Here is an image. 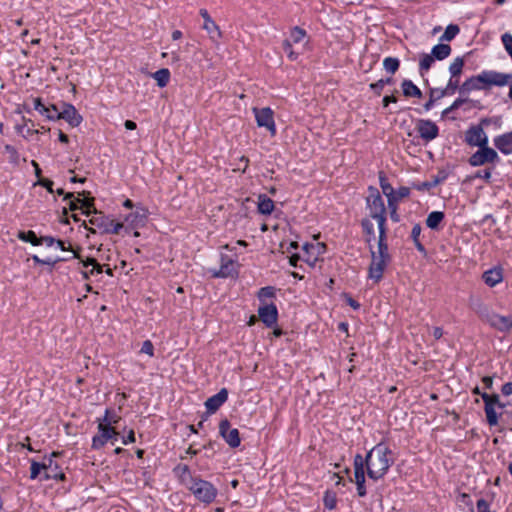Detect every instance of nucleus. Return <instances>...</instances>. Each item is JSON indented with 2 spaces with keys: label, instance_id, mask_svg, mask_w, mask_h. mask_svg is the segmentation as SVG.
<instances>
[{
  "label": "nucleus",
  "instance_id": "obj_25",
  "mask_svg": "<svg viewBox=\"0 0 512 512\" xmlns=\"http://www.w3.org/2000/svg\"><path fill=\"white\" fill-rule=\"evenodd\" d=\"M274 210V202L266 194L258 196V212L263 215H270Z\"/></svg>",
  "mask_w": 512,
  "mask_h": 512
},
{
  "label": "nucleus",
  "instance_id": "obj_58",
  "mask_svg": "<svg viewBox=\"0 0 512 512\" xmlns=\"http://www.w3.org/2000/svg\"><path fill=\"white\" fill-rule=\"evenodd\" d=\"M433 187H435V186L432 181L431 182L425 181V182L414 185V188L417 189L418 191L430 190Z\"/></svg>",
  "mask_w": 512,
  "mask_h": 512
},
{
  "label": "nucleus",
  "instance_id": "obj_63",
  "mask_svg": "<svg viewBox=\"0 0 512 512\" xmlns=\"http://www.w3.org/2000/svg\"><path fill=\"white\" fill-rule=\"evenodd\" d=\"M501 392L503 395L505 396H509L512 394V382H507L505 383L502 388H501Z\"/></svg>",
  "mask_w": 512,
  "mask_h": 512
},
{
  "label": "nucleus",
  "instance_id": "obj_54",
  "mask_svg": "<svg viewBox=\"0 0 512 512\" xmlns=\"http://www.w3.org/2000/svg\"><path fill=\"white\" fill-rule=\"evenodd\" d=\"M141 353H145L152 357L154 355V346L153 343L150 340H146L143 342L141 347Z\"/></svg>",
  "mask_w": 512,
  "mask_h": 512
},
{
  "label": "nucleus",
  "instance_id": "obj_42",
  "mask_svg": "<svg viewBox=\"0 0 512 512\" xmlns=\"http://www.w3.org/2000/svg\"><path fill=\"white\" fill-rule=\"evenodd\" d=\"M323 503L327 509H329V510L335 509L336 505H337L336 493L329 491V490L326 491L324 494V497H323Z\"/></svg>",
  "mask_w": 512,
  "mask_h": 512
},
{
  "label": "nucleus",
  "instance_id": "obj_57",
  "mask_svg": "<svg viewBox=\"0 0 512 512\" xmlns=\"http://www.w3.org/2000/svg\"><path fill=\"white\" fill-rule=\"evenodd\" d=\"M448 174L445 170H440L437 175L435 176L434 180L432 181L434 186L442 183L443 181L446 180Z\"/></svg>",
  "mask_w": 512,
  "mask_h": 512
},
{
  "label": "nucleus",
  "instance_id": "obj_8",
  "mask_svg": "<svg viewBox=\"0 0 512 512\" xmlns=\"http://www.w3.org/2000/svg\"><path fill=\"white\" fill-rule=\"evenodd\" d=\"M499 161V156L497 152L486 146L479 147V150H477L475 153H473L468 162L473 167H478L485 165L487 163H496Z\"/></svg>",
  "mask_w": 512,
  "mask_h": 512
},
{
  "label": "nucleus",
  "instance_id": "obj_35",
  "mask_svg": "<svg viewBox=\"0 0 512 512\" xmlns=\"http://www.w3.org/2000/svg\"><path fill=\"white\" fill-rule=\"evenodd\" d=\"M121 420V417L113 410L106 409L103 418L97 419V422H103L109 426L117 424Z\"/></svg>",
  "mask_w": 512,
  "mask_h": 512
},
{
  "label": "nucleus",
  "instance_id": "obj_1",
  "mask_svg": "<svg viewBox=\"0 0 512 512\" xmlns=\"http://www.w3.org/2000/svg\"><path fill=\"white\" fill-rule=\"evenodd\" d=\"M393 463L392 450L385 443H378L366 454L368 477L375 481L383 478Z\"/></svg>",
  "mask_w": 512,
  "mask_h": 512
},
{
  "label": "nucleus",
  "instance_id": "obj_6",
  "mask_svg": "<svg viewBox=\"0 0 512 512\" xmlns=\"http://www.w3.org/2000/svg\"><path fill=\"white\" fill-rule=\"evenodd\" d=\"M119 433L113 426L99 422L98 433L92 439V448L101 449L109 440H112V444L117 440Z\"/></svg>",
  "mask_w": 512,
  "mask_h": 512
},
{
  "label": "nucleus",
  "instance_id": "obj_2",
  "mask_svg": "<svg viewBox=\"0 0 512 512\" xmlns=\"http://www.w3.org/2000/svg\"><path fill=\"white\" fill-rule=\"evenodd\" d=\"M369 250L371 263L368 268V277L377 283L383 278V273L391 261V255L388 249L374 250L372 245H370Z\"/></svg>",
  "mask_w": 512,
  "mask_h": 512
},
{
  "label": "nucleus",
  "instance_id": "obj_52",
  "mask_svg": "<svg viewBox=\"0 0 512 512\" xmlns=\"http://www.w3.org/2000/svg\"><path fill=\"white\" fill-rule=\"evenodd\" d=\"M366 467V457L363 458L360 454H357L355 457H354V471H357L359 469V471H365V468Z\"/></svg>",
  "mask_w": 512,
  "mask_h": 512
},
{
  "label": "nucleus",
  "instance_id": "obj_27",
  "mask_svg": "<svg viewBox=\"0 0 512 512\" xmlns=\"http://www.w3.org/2000/svg\"><path fill=\"white\" fill-rule=\"evenodd\" d=\"M401 88L403 95L406 97L422 98L423 96L421 90L411 80H403Z\"/></svg>",
  "mask_w": 512,
  "mask_h": 512
},
{
  "label": "nucleus",
  "instance_id": "obj_20",
  "mask_svg": "<svg viewBox=\"0 0 512 512\" xmlns=\"http://www.w3.org/2000/svg\"><path fill=\"white\" fill-rule=\"evenodd\" d=\"M485 85V78L483 72L477 76L468 78L459 88L460 94L469 93L472 90L482 89Z\"/></svg>",
  "mask_w": 512,
  "mask_h": 512
},
{
  "label": "nucleus",
  "instance_id": "obj_19",
  "mask_svg": "<svg viewBox=\"0 0 512 512\" xmlns=\"http://www.w3.org/2000/svg\"><path fill=\"white\" fill-rule=\"evenodd\" d=\"M485 85L504 86L512 82V74H504L495 71H484Z\"/></svg>",
  "mask_w": 512,
  "mask_h": 512
},
{
  "label": "nucleus",
  "instance_id": "obj_16",
  "mask_svg": "<svg viewBox=\"0 0 512 512\" xmlns=\"http://www.w3.org/2000/svg\"><path fill=\"white\" fill-rule=\"evenodd\" d=\"M199 13L204 20L203 29L206 30L213 42H217L222 37L219 26L211 18L206 9H200Z\"/></svg>",
  "mask_w": 512,
  "mask_h": 512
},
{
  "label": "nucleus",
  "instance_id": "obj_11",
  "mask_svg": "<svg viewBox=\"0 0 512 512\" xmlns=\"http://www.w3.org/2000/svg\"><path fill=\"white\" fill-rule=\"evenodd\" d=\"M416 130L425 142L432 141L439 135L438 126L431 120L419 119L416 123Z\"/></svg>",
  "mask_w": 512,
  "mask_h": 512
},
{
  "label": "nucleus",
  "instance_id": "obj_29",
  "mask_svg": "<svg viewBox=\"0 0 512 512\" xmlns=\"http://www.w3.org/2000/svg\"><path fill=\"white\" fill-rule=\"evenodd\" d=\"M386 220L387 219L376 221L379 230L377 249H388Z\"/></svg>",
  "mask_w": 512,
  "mask_h": 512
},
{
  "label": "nucleus",
  "instance_id": "obj_33",
  "mask_svg": "<svg viewBox=\"0 0 512 512\" xmlns=\"http://www.w3.org/2000/svg\"><path fill=\"white\" fill-rule=\"evenodd\" d=\"M18 239L29 242L33 246L41 245V241H39V237H37L36 233L32 230L29 231H19L17 234Z\"/></svg>",
  "mask_w": 512,
  "mask_h": 512
},
{
  "label": "nucleus",
  "instance_id": "obj_9",
  "mask_svg": "<svg viewBox=\"0 0 512 512\" xmlns=\"http://www.w3.org/2000/svg\"><path fill=\"white\" fill-rule=\"evenodd\" d=\"M256 123L259 127L266 128L271 136L276 135V125L274 121V112L269 107L253 108Z\"/></svg>",
  "mask_w": 512,
  "mask_h": 512
},
{
  "label": "nucleus",
  "instance_id": "obj_7",
  "mask_svg": "<svg viewBox=\"0 0 512 512\" xmlns=\"http://www.w3.org/2000/svg\"><path fill=\"white\" fill-rule=\"evenodd\" d=\"M49 120L63 119L72 127H77L81 124L83 118L77 111V109L69 103H62V110L57 112L56 115L47 114Z\"/></svg>",
  "mask_w": 512,
  "mask_h": 512
},
{
  "label": "nucleus",
  "instance_id": "obj_60",
  "mask_svg": "<svg viewBox=\"0 0 512 512\" xmlns=\"http://www.w3.org/2000/svg\"><path fill=\"white\" fill-rule=\"evenodd\" d=\"M39 241H41V245L45 244L50 247L55 244L56 239L52 236H42V237H39Z\"/></svg>",
  "mask_w": 512,
  "mask_h": 512
},
{
  "label": "nucleus",
  "instance_id": "obj_55",
  "mask_svg": "<svg viewBox=\"0 0 512 512\" xmlns=\"http://www.w3.org/2000/svg\"><path fill=\"white\" fill-rule=\"evenodd\" d=\"M474 177L475 178H482L486 182H490L491 177H492V169L491 168H487V169H485L483 171H477Z\"/></svg>",
  "mask_w": 512,
  "mask_h": 512
},
{
  "label": "nucleus",
  "instance_id": "obj_32",
  "mask_svg": "<svg viewBox=\"0 0 512 512\" xmlns=\"http://www.w3.org/2000/svg\"><path fill=\"white\" fill-rule=\"evenodd\" d=\"M152 77L157 81L160 88L165 87L170 79V71L167 68H161L152 74Z\"/></svg>",
  "mask_w": 512,
  "mask_h": 512
},
{
  "label": "nucleus",
  "instance_id": "obj_30",
  "mask_svg": "<svg viewBox=\"0 0 512 512\" xmlns=\"http://www.w3.org/2000/svg\"><path fill=\"white\" fill-rule=\"evenodd\" d=\"M444 217L445 215L441 211L431 212L426 219L427 227L432 230H438L439 225L443 221Z\"/></svg>",
  "mask_w": 512,
  "mask_h": 512
},
{
  "label": "nucleus",
  "instance_id": "obj_26",
  "mask_svg": "<svg viewBox=\"0 0 512 512\" xmlns=\"http://www.w3.org/2000/svg\"><path fill=\"white\" fill-rule=\"evenodd\" d=\"M90 194V192L88 191H82V192H79L78 193V196H83L84 199H80V204H81V209L82 210V213L89 216L91 214H94V209L95 206H94V197H87L88 195Z\"/></svg>",
  "mask_w": 512,
  "mask_h": 512
},
{
  "label": "nucleus",
  "instance_id": "obj_23",
  "mask_svg": "<svg viewBox=\"0 0 512 512\" xmlns=\"http://www.w3.org/2000/svg\"><path fill=\"white\" fill-rule=\"evenodd\" d=\"M147 220V213L146 210L140 209L136 210L133 213H130L125 221L127 222V226L131 228L141 227L145 225V222Z\"/></svg>",
  "mask_w": 512,
  "mask_h": 512
},
{
  "label": "nucleus",
  "instance_id": "obj_28",
  "mask_svg": "<svg viewBox=\"0 0 512 512\" xmlns=\"http://www.w3.org/2000/svg\"><path fill=\"white\" fill-rule=\"evenodd\" d=\"M451 54V47L448 44L439 43L432 48L431 55L434 59L444 60Z\"/></svg>",
  "mask_w": 512,
  "mask_h": 512
},
{
  "label": "nucleus",
  "instance_id": "obj_50",
  "mask_svg": "<svg viewBox=\"0 0 512 512\" xmlns=\"http://www.w3.org/2000/svg\"><path fill=\"white\" fill-rule=\"evenodd\" d=\"M410 194V189L408 187H400L397 191L393 190V197L397 202L401 199L408 197Z\"/></svg>",
  "mask_w": 512,
  "mask_h": 512
},
{
  "label": "nucleus",
  "instance_id": "obj_49",
  "mask_svg": "<svg viewBox=\"0 0 512 512\" xmlns=\"http://www.w3.org/2000/svg\"><path fill=\"white\" fill-rule=\"evenodd\" d=\"M5 151L9 154V160L11 163L17 165L19 163V154L16 148L12 145H5Z\"/></svg>",
  "mask_w": 512,
  "mask_h": 512
},
{
  "label": "nucleus",
  "instance_id": "obj_21",
  "mask_svg": "<svg viewBox=\"0 0 512 512\" xmlns=\"http://www.w3.org/2000/svg\"><path fill=\"white\" fill-rule=\"evenodd\" d=\"M494 146L503 154H512V131L494 138Z\"/></svg>",
  "mask_w": 512,
  "mask_h": 512
},
{
  "label": "nucleus",
  "instance_id": "obj_59",
  "mask_svg": "<svg viewBox=\"0 0 512 512\" xmlns=\"http://www.w3.org/2000/svg\"><path fill=\"white\" fill-rule=\"evenodd\" d=\"M69 260H70V258H56V259L47 258V259H43L42 265H50L51 267H53L58 262H65V261H69Z\"/></svg>",
  "mask_w": 512,
  "mask_h": 512
},
{
  "label": "nucleus",
  "instance_id": "obj_41",
  "mask_svg": "<svg viewBox=\"0 0 512 512\" xmlns=\"http://www.w3.org/2000/svg\"><path fill=\"white\" fill-rule=\"evenodd\" d=\"M435 59L431 54H424L419 62V72L421 75H424L425 72H427L432 64L434 63Z\"/></svg>",
  "mask_w": 512,
  "mask_h": 512
},
{
  "label": "nucleus",
  "instance_id": "obj_24",
  "mask_svg": "<svg viewBox=\"0 0 512 512\" xmlns=\"http://www.w3.org/2000/svg\"><path fill=\"white\" fill-rule=\"evenodd\" d=\"M482 278L488 286L494 287L502 281L503 275L500 268H493L484 272Z\"/></svg>",
  "mask_w": 512,
  "mask_h": 512
},
{
  "label": "nucleus",
  "instance_id": "obj_3",
  "mask_svg": "<svg viewBox=\"0 0 512 512\" xmlns=\"http://www.w3.org/2000/svg\"><path fill=\"white\" fill-rule=\"evenodd\" d=\"M368 192L366 205L369 210V217L376 221L387 219V210L378 189L370 186Z\"/></svg>",
  "mask_w": 512,
  "mask_h": 512
},
{
  "label": "nucleus",
  "instance_id": "obj_43",
  "mask_svg": "<svg viewBox=\"0 0 512 512\" xmlns=\"http://www.w3.org/2000/svg\"><path fill=\"white\" fill-rule=\"evenodd\" d=\"M306 37V31L299 26H295L292 28L290 32V41L291 43L297 44L300 43Z\"/></svg>",
  "mask_w": 512,
  "mask_h": 512
},
{
  "label": "nucleus",
  "instance_id": "obj_15",
  "mask_svg": "<svg viewBox=\"0 0 512 512\" xmlns=\"http://www.w3.org/2000/svg\"><path fill=\"white\" fill-rule=\"evenodd\" d=\"M259 319L268 327H273L278 320V310L275 304H264L258 308Z\"/></svg>",
  "mask_w": 512,
  "mask_h": 512
},
{
  "label": "nucleus",
  "instance_id": "obj_53",
  "mask_svg": "<svg viewBox=\"0 0 512 512\" xmlns=\"http://www.w3.org/2000/svg\"><path fill=\"white\" fill-rule=\"evenodd\" d=\"M437 90L435 88H430L429 90V99L428 101L423 105V108L425 111H429L432 109V107L435 104L434 95L436 94Z\"/></svg>",
  "mask_w": 512,
  "mask_h": 512
},
{
  "label": "nucleus",
  "instance_id": "obj_17",
  "mask_svg": "<svg viewBox=\"0 0 512 512\" xmlns=\"http://www.w3.org/2000/svg\"><path fill=\"white\" fill-rule=\"evenodd\" d=\"M220 261V269L212 273L213 277L226 278L237 275L236 262L233 259L229 258L227 255L221 254Z\"/></svg>",
  "mask_w": 512,
  "mask_h": 512
},
{
  "label": "nucleus",
  "instance_id": "obj_45",
  "mask_svg": "<svg viewBox=\"0 0 512 512\" xmlns=\"http://www.w3.org/2000/svg\"><path fill=\"white\" fill-rule=\"evenodd\" d=\"M392 83H393V79L391 77H389V78H386V79H380V80H378L375 83H371L369 87L377 95H380L381 92H382L383 87L385 85H387V84H392Z\"/></svg>",
  "mask_w": 512,
  "mask_h": 512
},
{
  "label": "nucleus",
  "instance_id": "obj_31",
  "mask_svg": "<svg viewBox=\"0 0 512 512\" xmlns=\"http://www.w3.org/2000/svg\"><path fill=\"white\" fill-rule=\"evenodd\" d=\"M361 227L363 229V233L365 235V241L371 245L372 240L375 239V232L373 223L369 218H363L361 220Z\"/></svg>",
  "mask_w": 512,
  "mask_h": 512
},
{
  "label": "nucleus",
  "instance_id": "obj_46",
  "mask_svg": "<svg viewBox=\"0 0 512 512\" xmlns=\"http://www.w3.org/2000/svg\"><path fill=\"white\" fill-rule=\"evenodd\" d=\"M273 297H275V288L272 286L262 287L258 291V298L260 301H264L265 299Z\"/></svg>",
  "mask_w": 512,
  "mask_h": 512
},
{
  "label": "nucleus",
  "instance_id": "obj_64",
  "mask_svg": "<svg viewBox=\"0 0 512 512\" xmlns=\"http://www.w3.org/2000/svg\"><path fill=\"white\" fill-rule=\"evenodd\" d=\"M468 98H457L451 105L452 109H459L464 103L468 102Z\"/></svg>",
  "mask_w": 512,
  "mask_h": 512
},
{
  "label": "nucleus",
  "instance_id": "obj_18",
  "mask_svg": "<svg viewBox=\"0 0 512 512\" xmlns=\"http://www.w3.org/2000/svg\"><path fill=\"white\" fill-rule=\"evenodd\" d=\"M228 399V391L222 388L217 394L209 397L205 401V407L208 414L215 413Z\"/></svg>",
  "mask_w": 512,
  "mask_h": 512
},
{
  "label": "nucleus",
  "instance_id": "obj_44",
  "mask_svg": "<svg viewBox=\"0 0 512 512\" xmlns=\"http://www.w3.org/2000/svg\"><path fill=\"white\" fill-rule=\"evenodd\" d=\"M122 230H124V232L128 234L130 232V227L129 226H124L123 223L115 222L112 219V226H110L108 228L106 234H120Z\"/></svg>",
  "mask_w": 512,
  "mask_h": 512
},
{
  "label": "nucleus",
  "instance_id": "obj_12",
  "mask_svg": "<svg viewBox=\"0 0 512 512\" xmlns=\"http://www.w3.org/2000/svg\"><path fill=\"white\" fill-rule=\"evenodd\" d=\"M219 433L231 448H236L240 445L239 431L236 428L231 429L230 422L227 419L219 423Z\"/></svg>",
  "mask_w": 512,
  "mask_h": 512
},
{
  "label": "nucleus",
  "instance_id": "obj_37",
  "mask_svg": "<svg viewBox=\"0 0 512 512\" xmlns=\"http://www.w3.org/2000/svg\"><path fill=\"white\" fill-rule=\"evenodd\" d=\"M421 234V226L420 224H415L411 231V238L415 244L416 249L421 253H426V249L424 245L420 242L419 236Z\"/></svg>",
  "mask_w": 512,
  "mask_h": 512
},
{
  "label": "nucleus",
  "instance_id": "obj_14",
  "mask_svg": "<svg viewBox=\"0 0 512 512\" xmlns=\"http://www.w3.org/2000/svg\"><path fill=\"white\" fill-rule=\"evenodd\" d=\"M465 141L470 146H486L488 145V137L481 125L470 127L465 133Z\"/></svg>",
  "mask_w": 512,
  "mask_h": 512
},
{
  "label": "nucleus",
  "instance_id": "obj_56",
  "mask_svg": "<svg viewBox=\"0 0 512 512\" xmlns=\"http://www.w3.org/2000/svg\"><path fill=\"white\" fill-rule=\"evenodd\" d=\"M37 184L45 187L47 189V191L50 192V193L54 192V190H53V184L54 183L50 179H46V178L40 179V180L37 181Z\"/></svg>",
  "mask_w": 512,
  "mask_h": 512
},
{
  "label": "nucleus",
  "instance_id": "obj_36",
  "mask_svg": "<svg viewBox=\"0 0 512 512\" xmlns=\"http://www.w3.org/2000/svg\"><path fill=\"white\" fill-rule=\"evenodd\" d=\"M464 67V60L462 57H456L454 61L449 66V72L451 77L459 78L462 74V70Z\"/></svg>",
  "mask_w": 512,
  "mask_h": 512
},
{
  "label": "nucleus",
  "instance_id": "obj_39",
  "mask_svg": "<svg viewBox=\"0 0 512 512\" xmlns=\"http://www.w3.org/2000/svg\"><path fill=\"white\" fill-rule=\"evenodd\" d=\"M459 88V78L450 77L446 87L442 88L440 96L453 95Z\"/></svg>",
  "mask_w": 512,
  "mask_h": 512
},
{
  "label": "nucleus",
  "instance_id": "obj_10",
  "mask_svg": "<svg viewBox=\"0 0 512 512\" xmlns=\"http://www.w3.org/2000/svg\"><path fill=\"white\" fill-rule=\"evenodd\" d=\"M481 398L484 401V410L486 414L487 422L490 426H495L498 424V414L496 412V404H499V395L493 394L490 395L488 393H482Z\"/></svg>",
  "mask_w": 512,
  "mask_h": 512
},
{
  "label": "nucleus",
  "instance_id": "obj_13",
  "mask_svg": "<svg viewBox=\"0 0 512 512\" xmlns=\"http://www.w3.org/2000/svg\"><path fill=\"white\" fill-rule=\"evenodd\" d=\"M51 464H53L52 458L49 459L48 463H39L35 460H31V468H30V478L32 480L36 479L40 472L44 470V479H61L63 480L65 478L64 473L60 472V474H50L48 472L49 469H51Z\"/></svg>",
  "mask_w": 512,
  "mask_h": 512
},
{
  "label": "nucleus",
  "instance_id": "obj_48",
  "mask_svg": "<svg viewBox=\"0 0 512 512\" xmlns=\"http://www.w3.org/2000/svg\"><path fill=\"white\" fill-rule=\"evenodd\" d=\"M292 44L290 40L288 39H285L283 41V44H282V47H283V50L287 53V56L290 60L294 61L297 59L298 57V54L296 52H294V50L292 49Z\"/></svg>",
  "mask_w": 512,
  "mask_h": 512
},
{
  "label": "nucleus",
  "instance_id": "obj_34",
  "mask_svg": "<svg viewBox=\"0 0 512 512\" xmlns=\"http://www.w3.org/2000/svg\"><path fill=\"white\" fill-rule=\"evenodd\" d=\"M378 176H379L380 187L382 189L383 194L387 197V199L392 198L394 188L388 182V179H387L385 173L383 171H380Z\"/></svg>",
  "mask_w": 512,
  "mask_h": 512
},
{
  "label": "nucleus",
  "instance_id": "obj_62",
  "mask_svg": "<svg viewBox=\"0 0 512 512\" xmlns=\"http://www.w3.org/2000/svg\"><path fill=\"white\" fill-rule=\"evenodd\" d=\"M345 298H346V303L352 307L354 310H357L360 308V304L354 300L351 296L345 294Z\"/></svg>",
  "mask_w": 512,
  "mask_h": 512
},
{
  "label": "nucleus",
  "instance_id": "obj_61",
  "mask_svg": "<svg viewBox=\"0 0 512 512\" xmlns=\"http://www.w3.org/2000/svg\"><path fill=\"white\" fill-rule=\"evenodd\" d=\"M355 483H365V471H354Z\"/></svg>",
  "mask_w": 512,
  "mask_h": 512
},
{
  "label": "nucleus",
  "instance_id": "obj_38",
  "mask_svg": "<svg viewBox=\"0 0 512 512\" xmlns=\"http://www.w3.org/2000/svg\"><path fill=\"white\" fill-rule=\"evenodd\" d=\"M460 32V28L456 24H449L442 36L440 37V41H452L457 34Z\"/></svg>",
  "mask_w": 512,
  "mask_h": 512
},
{
  "label": "nucleus",
  "instance_id": "obj_4",
  "mask_svg": "<svg viewBox=\"0 0 512 512\" xmlns=\"http://www.w3.org/2000/svg\"><path fill=\"white\" fill-rule=\"evenodd\" d=\"M189 490L193 495L203 503H211L217 496V489L214 485L206 480L200 478H192Z\"/></svg>",
  "mask_w": 512,
  "mask_h": 512
},
{
  "label": "nucleus",
  "instance_id": "obj_22",
  "mask_svg": "<svg viewBox=\"0 0 512 512\" xmlns=\"http://www.w3.org/2000/svg\"><path fill=\"white\" fill-rule=\"evenodd\" d=\"M90 224L97 227L102 231V233H107V230L110 226H112V219L108 216L104 215L102 212L94 209V214L89 220Z\"/></svg>",
  "mask_w": 512,
  "mask_h": 512
},
{
  "label": "nucleus",
  "instance_id": "obj_40",
  "mask_svg": "<svg viewBox=\"0 0 512 512\" xmlns=\"http://www.w3.org/2000/svg\"><path fill=\"white\" fill-rule=\"evenodd\" d=\"M399 66H400V61L398 58L386 57L383 60V67L390 74H394L399 69Z\"/></svg>",
  "mask_w": 512,
  "mask_h": 512
},
{
  "label": "nucleus",
  "instance_id": "obj_5",
  "mask_svg": "<svg viewBox=\"0 0 512 512\" xmlns=\"http://www.w3.org/2000/svg\"><path fill=\"white\" fill-rule=\"evenodd\" d=\"M478 313L482 320L486 321L491 327L501 332H506L512 328L511 316H502L488 311L487 308L479 310Z\"/></svg>",
  "mask_w": 512,
  "mask_h": 512
},
{
  "label": "nucleus",
  "instance_id": "obj_51",
  "mask_svg": "<svg viewBox=\"0 0 512 512\" xmlns=\"http://www.w3.org/2000/svg\"><path fill=\"white\" fill-rule=\"evenodd\" d=\"M34 109L39 111L42 115H45L47 117V114H50V108L45 106L40 98L34 99Z\"/></svg>",
  "mask_w": 512,
  "mask_h": 512
},
{
  "label": "nucleus",
  "instance_id": "obj_47",
  "mask_svg": "<svg viewBox=\"0 0 512 512\" xmlns=\"http://www.w3.org/2000/svg\"><path fill=\"white\" fill-rule=\"evenodd\" d=\"M397 203L398 202L395 200L394 197L388 198V208L390 210V218L394 222H398L399 221V215L397 213Z\"/></svg>",
  "mask_w": 512,
  "mask_h": 512
}]
</instances>
